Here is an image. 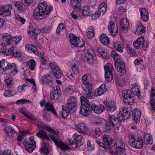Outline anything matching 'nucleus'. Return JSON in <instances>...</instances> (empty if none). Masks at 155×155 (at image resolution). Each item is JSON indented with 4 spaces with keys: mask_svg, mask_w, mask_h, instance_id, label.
<instances>
[{
    "mask_svg": "<svg viewBox=\"0 0 155 155\" xmlns=\"http://www.w3.org/2000/svg\"><path fill=\"white\" fill-rule=\"evenodd\" d=\"M43 140L41 143V147L40 149V151L42 153L47 154L49 153L48 146L47 145L45 142L48 141L51 142V140L55 143L57 147L60 148L63 150H68L69 147L67 145L64 143L59 136H38Z\"/></svg>",
    "mask_w": 155,
    "mask_h": 155,
    "instance_id": "1",
    "label": "nucleus"
},
{
    "mask_svg": "<svg viewBox=\"0 0 155 155\" xmlns=\"http://www.w3.org/2000/svg\"><path fill=\"white\" fill-rule=\"evenodd\" d=\"M53 8L50 5H48L45 3H40L33 11L34 18L40 20L45 18L53 11Z\"/></svg>",
    "mask_w": 155,
    "mask_h": 155,
    "instance_id": "2",
    "label": "nucleus"
},
{
    "mask_svg": "<svg viewBox=\"0 0 155 155\" xmlns=\"http://www.w3.org/2000/svg\"><path fill=\"white\" fill-rule=\"evenodd\" d=\"M77 106V102L76 99L73 97H69L67 100L66 106L63 105L62 109L63 112L61 116L63 118H67L72 110L75 111V108Z\"/></svg>",
    "mask_w": 155,
    "mask_h": 155,
    "instance_id": "3",
    "label": "nucleus"
},
{
    "mask_svg": "<svg viewBox=\"0 0 155 155\" xmlns=\"http://www.w3.org/2000/svg\"><path fill=\"white\" fill-rule=\"evenodd\" d=\"M122 95L123 98L124 103L126 105H132L134 103V93L128 89L123 90L122 92Z\"/></svg>",
    "mask_w": 155,
    "mask_h": 155,
    "instance_id": "4",
    "label": "nucleus"
},
{
    "mask_svg": "<svg viewBox=\"0 0 155 155\" xmlns=\"http://www.w3.org/2000/svg\"><path fill=\"white\" fill-rule=\"evenodd\" d=\"M129 144L133 147L141 149L143 147V141L140 136H130Z\"/></svg>",
    "mask_w": 155,
    "mask_h": 155,
    "instance_id": "5",
    "label": "nucleus"
},
{
    "mask_svg": "<svg viewBox=\"0 0 155 155\" xmlns=\"http://www.w3.org/2000/svg\"><path fill=\"white\" fill-rule=\"evenodd\" d=\"M105 78L108 82H110L113 78L112 72L114 71L113 65L110 63H107L104 66Z\"/></svg>",
    "mask_w": 155,
    "mask_h": 155,
    "instance_id": "6",
    "label": "nucleus"
},
{
    "mask_svg": "<svg viewBox=\"0 0 155 155\" xmlns=\"http://www.w3.org/2000/svg\"><path fill=\"white\" fill-rule=\"evenodd\" d=\"M16 39L14 37H12L9 34L5 33L3 35H0V44L3 47H6L10 45L11 42Z\"/></svg>",
    "mask_w": 155,
    "mask_h": 155,
    "instance_id": "7",
    "label": "nucleus"
},
{
    "mask_svg": "<svg viewBox=\"0 0 155 155\" xmlns=\"http://www.w3.org/2000/svg\"><path fill=\"white\" fill-rule=\"evenodd\" d=\"M36 142L35 141L33 136H31L29 138V142L25 139L23 144L25 146V150L29 152H32L36 147Z\"/></svg>",
    "mask_w": 155,
    "mask_h": 155,
    "instance_id": "8",
    "label": "nucleus"
},
{
    "mask_svg": "<svg viewBox=\"0 0 155 155\" xmlns=\"http://www.w3.org/2000/svg\"><path fill=\"white\" fill-rule=\"evenodd\" d=\"M70 41L71 45L74 47H82L85 45L83 41H81L78 37H77L75 35L70 34L69 35Z\"/></svg>",
    "mask_w": 155,
    "mask_h": 155,
    "instance_id": "9",
    "label": "nucleus"
},
{
    "mask_svg": "<svg viewBox=\"0 0 155 155\" xmlns=\"http://www.w3.org/2000/svg\"><path fill=\"white\" fill-rule=\"evenodd\" d=\"M114 65L117 71L120 73V76L125 74L126 73V68L125 63L121 59H119L115 62Z\"/></svg>",
    "mask_w": 155,
    "mask_h": 155,
    "instance_id": "10",
    "label": "nucleus"
},
{
    "mask_svg": "<svg viewBox=\"0 0 155 155\" xmlns=\"http://www.w3.org/2000/svg\"><path fill=\"white\" fill-rule=\"evenodd\" d=\"M53 91L50 93V97L51 100H57L61 95V91L59 86L57 85L53 88Z\"/></svg>",
    "mask_w": 155,
    "mask_h": 155,
    "instance_id": "11",
    "label": "nucleus"
},
{
    "mask_svg": "<svg viewBox=\"0 0 155 155\" xmlns=\"http://www.w3.org/2000/svg\"><path fill=\"white\" fill-rule=\"evenodd\" d=\"M116 145L115 150L119 151L122 155H127V153L125 151V144L121 139H119L116 141Z\"/></svg>",
    "mask_w": 155,
    "mask_h": 155,
    "instance_id": "12",
    "label": "nucleus"
},
{
    "mask_svg": "<svg viewBox=\"0 0 155 155\" xmlns=\"http://www.w3.org/2000/svg\"><path fill=\"white\" fill-rule=\"evenodd\" d=\"M49 65L55 77L58 78H61L62 76V74L55 63L54 62L51 63Z\"/></svg>",
    "mask_w": 155,
    "mask_h": 155,
    "instance_id": "13",
    "label": "nucleus"
},
{
    "mask_svg": "<svg viewBox=\"0 0 155 155\" xmlns=\"http://www.w3.org/2000/svg\"><path fill=\"white\" fill-rule=\"evenodd\" d=\"M74 127L80 134L86 135L88 134V128L84 123H80L78 125L75 124Z\"/></svg>",
    "mask_w": 155,
    "mask_h": 155,
    "instance_id": "14",
    "label": "nucleus"
},
{
    "mask_svg": "<svg viewBox=\"0 0 155 155\" xmlns=\"http://www.w3.org/2000/svg\"><path fill=\"white\" fill-rule=\"evenodd\" d=\"M40 31L41 30L35 24L30 25L27 29L28 33L32 37V38H35L36 36V31Z\"/></svg>",
    "mask_w": 155,
    "mask_h": 155,
    "instance_id": "15",
    "label": "nucleus"
},
{
    "mask_svg": "<svg viewBox=\"0 0 155 155\" xmlns=\"http://www.w3.org/2000/svg\"><path fill=\"white\" fill-rule=\"evenodd\" d=\"M109 121L112 126L116 130H118L119 128L120 122L118 121V120L114 115L109 114Z\"/></svg>",
    "mask_w": 155,
    "mask_h": 155,
    "instance_id": "16",
    "label": "nucleus"
},
{
    "mask_svg": "<svg viewBox=\"0 0 155 155\" xmlns=\"http://www.w3.org/2000/svg\"><path fill=\"white\" fill-rule=\"evenodd\" d=\"M7 70L10 71V74L11 76L15 75L18 72L15 63H9L7 64L5 68V72Z\"/></svg>",
    "mask_w": 155,
    "mask_h": 155,
    "instance_id": "17",
    "label": "nucleus"
},
{
    "mask_svg": "<svg viewBox=\"0 0 155 155\" xmlns=\"http://www.w3.org/2000/svg\"><path fill=\"white\" fill-rule=\"evenodd\" d=\"M91 111V106L88 103L81 105L80 112L83 115L88 116L90 114Z\"/></svg>",
    "mask_w": 155,
    "mask_h": 155,
    "instance_id": "18",
    "label": "nucleus"
},
{
    "mask_svg": "<svg viewBox=\"0 0 155 155\" xmlns=\"http://www.w3.org/2000/svg\"><path fill=\"white\" fill-rule=\"evenodd\" d=\"M141 114V111L137 108L133 110L132 117L135 123L137 124L140 123Z\"/></svg>",
    "mask_w": 155,
    "mask_h": 155,
    "instance_id": "19",
    "label": "nucleus"
},
{
    "mask_svg": "<svg viewBox=\"0 0 155 155\" xmlns=\"http://www.w3.org/2000/svg\"><path fill=\"white\" fill-rule=\"evenodd\" d=\"M108 29L112 36H115L117 35L118 29L117 25L114 22L110 21L108 25Z\"/></svg>",
    "mask_w": 155,
    "mask_h": 155,
    "instance_id": "20",
    "label": "nucleus"
},
{
    "mask_svg": "<svg viewBox=\"0 0 155 155\" xmlns=\"http://www.w3.org/2000/svg\"><path fill=\"white\" fill-rule=\"evenodd\" d=\"M91 107L94 112L97 114L102 113L105 109L104 106L102 104L96 105L94 104H92Z\"/></svg>",
    "mask_w": 155,
    "mask_h": 155,
    "instance_id": "21",
    "label": "nucleus"
},
{
    "mask_svg": "<svg viewBox=\"0 0 155 155\" xmlns=\"http://www.w3.org/2000/svg\"><path fill=\"white\" fill-rule=\"evenodd\" d=\"M92 91V85H90L86 87V88H84L83 93L87 99H92L94 96Z\"/></svg>",
    "mask_w": 155,
    "mask_h": 155,
    "instance_id": "22",
    "label": "nucleus"
},
{
    "mask_svg": "<svg viewBox=\"0 0 155 155\" xmlns=\"http://www.w3.org/2000/svg\"><path fill=\"white\" fill-rule=\"evenodd\" d=\"M37 126L39 129L45 128L47 131L53 135H57L59 134L57 130H54L49 126L46 127V126L41 123H39Z\"/></svg>",
    "mask_w": 155,
    "mask_h": 155,
    "instance_id": "23",
    "label": "nucleus"
},
{
    "mask_svg": "<svg viewBox=\"0 0 155 155\" xmlns=\"http://www.w3.org/2000/svg\"><path fill=\"white\" fill-rule=\"evenodd\" d=\"M132 111L131 107H122L120 110V113L124 115L126 118H129L130 116V112Z\"/></svg>",
    "mask_w": 155,
    "mask_h": 155,
    "instance_id": "24",
    "label": "nucleus"
},
{
    "mask_svg": "<svg viewBox=\"0 0 155 155\" xmlns=\"http://www.w3.org/2000/svg\"><path fill=\"white\" fill-rule=\"evenodd\" d=\"M81 0H71L70 4L72 7L77 12L81 10Z\"/></svg>",
    "mask_w": 155,
    "mask_h": 155,
    "instance_id": "25",
    "label": "nucleus"
},
{
    "mask_svg": "<svg viewBox=\"0 0 155 155\" xmlns=\"http://www.w3.org/2000/svg\"><path fill=\"white\" fill-rule=\"evenodd\" d=\"M115 81L120 87H123L126 85V81L124 78L121 76H117L115 78Z\"/></svg>",
    "mask_w": 155,
    "mask_h": 155,
    "instance_id": "26",
    "label": "nucleus"
},
{
    "mask_svg": "<svg viewBox=\"0 0 155 155\" xmlns=\"http://www.w3.org/2000/svg\"><path fill=\"white\" fill-rule=\"evenodd\" d=\"M74 137H75L74 138V142L72 145V147L74 149L80 147L83 144L82 136Z\"/></svg>",
    "mask_w": 155,
    "mask_h": 155,
    "instance_id": "27",
    "label": "nucleus"
},
{
    "mask_svg": "<svg viewBox=\"0 0 155 155\" xmlns=\"http://www.w3.org/2000/svg\"><path fill=\"white\" fill-rule=\"evenodd\" d=\"M98 54H100L103 58L109 59L110 58L109 54L104 49L101 47H98L96 50Z\"/></svg>",
    "mask_w": 155,
    "mask_h": 155,
    "instance_id": "28",
    "label": "nucleus"
},
{
    "mask_svg": "<svg viewBox=\"0 0 155 155\" xmlns=\"http://www.w3.org/2000/svg\"><path fill=\"white\" fill-rule=\"evenodd\" d=\"M140 15L142 19L144 21L146 22L149 19V13L145 8H141L140 9Z\"/></svg>",
    "mask_w": 155,
    "mask_h": 155,
    "instance_id": "29",
    "label": "nucleus"
},
{
    "mask_svg": "<svg viewBox=\"0 0 155 155\" xmlns=\"http://www.w3.org/2000/svg\"><path fill=\"white\" fill-rule=\"evenodd\" d=\"M105 91H106V85L104 84L96 90L94 93V95L96 97L100 96L104 94Z\"/></svg>",
    "mask_w": 155,
    "mask_h": 155,
    "instance_id": "30",
    "label": "nucleus"
},
{
    "mask_svg": "<svg viewBox=\"0 0 155 155\" xmlns=\"http://www.w3.org/2000/svg\"><path fill=\"white\" fill-rule=\"evenodd\" d=\"M144 43V38L143 37H140L138 38L135 41L133 42L134 46L138 49L142 48Z\"/></svg>",
    "mask_w": 155,
    "mask_h": 155,
    "instance_id": "31",
    "label": "nucleus"
},
{
    "mask_svg": "<svg viewBox=\"0 0 155 155\" xmlns=\"http://www.w3.org/2000/svg\"><path fill=\"white\" fill-rule=\"evenodd\" d=\"M120 27L122 28L123 31L127 30L129 27V25L127 18H125L121 20Z\"/></svg>",
    "mask_w": 155,
    "mask_h": 155,
    "instance_id": "32",
    "label": "nucleus"
},
{
    "mask_svg": "<svg viewBox=\"0 0 155 155\" xmlns=\"http://www.w3.org/2000/svg\"><path fill=\"white\" fill-rule=\"evenodd\" d=\"M151 96L152 98L150 100L151 109L155 112V90L154 87H153L152 88Z\"/></svg>",
    "mask_w": 155,
    "mask_h": 155,
    "instance_id": "33",
    "label": "nucleus"
},
{
    "mask_svg": "<svg viewBox=\"0 0 155 155\" xmlns=\"http://www.w3.org/2000/svg\"><path fill=\"white\" fill-rule=\"evenodd\" d=\"M100 40L101 42L105 45H108L110 41V39L106 35L104 34H102L100 35Z\"/></svg>",
    "mask_w": 155,
    "mask_h": 155,
    "instance_id": "34",
    "label": "nucleus"
},
{
    "mask_svg": "<svg viewBox=\"0 0 155 155\" xmlns=\"http://www.w3.org/2000/svg\"><path fill=\"white\" fill-rule=\"evenodd\" d=\"M51 77L48 74L43 76L40 79V81L43 84H48L51 82Z\"/></svg>",
    "mask_w": 155,
    "mask_h": 155,
    "instance_id": "35",
    "label": "nucleus"
},
{
    "mask_svg": "<svg viewBox=\"0 0 155 155\" xmlns=\"http://www.w3.org/2000/svg\"><path fill=\"white\" fill-rule=\"evenodd\" d=\"M25 48L28 50L30 53H34L35 55H38L39 54V51H38L36 47L32 45H27Z\"/></svg>",
    "mask_w": 155,
    "mask_h": 155,
    "instance_id": "36",
    "label": "nucleus"
},
{
    "mask_svg": "<svg viewBox=\"0 0 155 155\" xmlns=\"http://www.w3.org/2000/svg\"><path fill=\"white\" fill-rule=\"evenodd\" d=\"M106 108L108 111L113 112L116 110L117 107L115 103L112 102L107 104Z\"/></svg>",
    "mask_w": 155,
    "mask_h": 155,
    "instance_id": "37",
    "label": "nucleus"
},
{
    "mask_svg": "<svg viewBox=\"0 0 155 155\" xmlns=\"http://www.w3.org/2000/svg\"><path fill=\"white\" fill-rule=\"evenodd\" d=\"M113 47L117 51L120 52L123 51V46L119 41H114L113 43Z\"/></svg>",
    "mask_w": 155,
    "mask_h": 155,
    "instance_id": "38",
    "label": "nucleus"
},
{
    "mask_svg": "<svg viewBox=\"0 0 155 155\" xmlns=\"http://www.w3.org/2000/svg\"><path fill=\"white\" fill-rule=\"evenodd\" d=\"M46 108V110L47 111H51L55 115H56L57 114L53 107V105L51 104L50 103L48 102L45 105Z\"/></svg>",
    "mask_w": 155,
    "mask_h": 155,
    "instance_id": "39",
    "label": "nucleus"
},
{
    "mask_svg": "<svg viewBox=\"0 0 155 155\" xmlns=\"http://www.w3.org/2000/svg\"><path fill=\"white\" fill-rule=\"evenodd\" d=\"M145 31V28L141 24H139L137 26L135 33L136 35L142 34Z\"/></svg>",
    "mask_w": 155,
    "mask_h": 155,
    "instance_id": "40",
    "label": "nucleus"
},
{
    "mask_svg": "<svg viewBox=\"0 0 155 155\" xmlns=\"http://www.w3.org/2000/svg\"><path fill=\"white\" fill-rule=\"evenodd\" d=\"M107 8L106 4L104 3H102L99 5L97 12L101 14H102L104 15L107 10Z\"/></svg>",
    "mask_w": 155,
    "mask_h": 155,
    "instance_id": "41",
    "label": "nucleus"
},
{
    "mask_svg": "<svg viewBox=\"0 0 155 155\" xmlns=\"http://www.w3.org/2000/svg\"><path fill=\"white\" fill-rule=\"evenodd\" d=\"M27 66L28 68L31 71H34L35 70L36 65L34 59L31 60L27 62Z\"/></svg>",
    "mask_w": 155,
    "mask_h": 155,
    "instance_id": "42",
    "label": "nucleus"
},
{
    "mask_svg": "<svg viewBox=\"0 0 155 155\" xmlns=\"http://www.w3.org/2000/svg\"><path fill=\"white\" fill-rule=\"evenodd\" d=\"M4 130L7 134L9 135H14L16 132L15 131L11 126H6L4 128Z\"/></svg>",
    "mask_w": 155,
    "mask_h": 155,
    "instance_id": "43",
    "label": "nucleus"
},
{
    "mask_svg": "<svg viewBox=\"0 0 155 155\" xmlns=\"http://www.w3.org/2000/svg\"><path fill=\"white\" fill-rule=\"evenodd\" d=\"M82 13L84 16H86L91 15V12L90 8L88 6H84L82 9Z\"/></svg>",
    "mask_w": 155,
    "mask_h": 155,
    "instance_id": "44",
    "label": "nucleus"
},
{
    "mask_svg": "<svg viewBox=\"0 0 155 155\" xmlns=\"http://www.w3.org/2000/svg\"><path fill=\"white\" fill-rule=\"evenodd\" d=\"M102 139L103 141L108 145H110L114 141L113 139L110 136H103Z\"/></svg>",
    "mask_w": 155,
    "mask_h": 155,
    "instance_id": "45",
    "label": "nucleus"
},
{
    "mask_svg": "<svg viewBox=\"0 0 155 155\" xmlns=\"http://www.w3.org/2000/svg\"><path fill=\"white\" fill-rule=\"evenodd\" d=\"M4 12V14L6 13L8 16L11 14L10 12L12 10V7L11 5H7L3 6Z\"/></svg>",
    "mask_w": 155,
    "mask_h": 155,
    "instance_id": "46",
    "label": "nucleus"
},
{
    "mask_svg": "<svg viewBox=\"0 0 155 155\" xmlns=\"http://www.w3.org/2000/svg\"><path fill=\"white\" fill-rule=\"evenodd\" d=\"M111 58L114 59L115 62L117 60L120 59V55L115 51H113L111 52Z\"/></svg>",
    "mask_w": 155,
    "mask_h": 155,
    "instance_id": "47",
    "label": "nucleus"
},
{
    "mask_svg": "<svg viewBox=\"0 0 155 155\" xmlns=\"http://www.w3.org/2000/svg\"><path fill=\"white\" fill-rule=\"evenodd\" d=\"M82 83L85 85L86 87L92 85L91 84L88 82V76L87 75L84 74L83 75L82 77Z\"/></svg>",
    "mask_w": 155,
    "mask_h": 155,
    "instance_id": "48",
    "label": "nucleus"
},
{
    "mask_svg": "<svg viewBox=\"0 0 155 155\" xmlns=\"http://www.w3.org/2000/svg\"><path fill=\"white\" fill-rule=\"evenodd\" d=\"M144 141L146 144H152L153 140L152 136H144Z\"/></svg>",
    "mask_w": 155,
    "mask_h": 155,
    "instance_id": "49",
    "label": "nucleus"
},
{
    "mask_svg": "<svg viewBox=\"0 0 155 155\" xmlns=\"http://www.w3.org/2000/svg\"><path fill=\"white\" fill-rule=\"evenodd\" d=\"M14 5L19 10L21 11L23 10V4L20 2H14Z\"/></svg>",
    "mask_w": 155,
    "mask_h": 155,
    "instance_id": "50",
    "label": "nucleus"
},
{
    "mask_svg": "<svg viewBox=\"0 0 155 155\" xmlns=\"http://www.w3.org/2000/svg\"><path fill=\"white\" fill-rule=\"evenodd\" d=\"M124 115L120 113H119L117 114V119L118 120V121L120 123V122H124L126 119H127L129 118H126L124 117Z\"/></svg>",
    "mask_w": 155,
    "mask_h": 155,
    "instance_id": "51",
    "label": "nucleus"
},
{
    "mask_svg": "<svg viewBox=\"0 0 155 155\" xmlns=\"http://www.w3.org/2000/svg\"><path fill=\"white\" fill-rule=\"evenodd\" d=\"M112 124L109 122H107L105 125L104 130L105 132L109 133L111 129Z\"/></svg>",
    "mask_w": 155,
    "mask_h": 155,
    "instance_id": "52",
    "label": "nucleus"
},
{
    "mask_svg": "<svg viewBox=\"0 0 155 155\" xmlns=\"http://www.w3.org/2000/svg\"><path fill=\"white\" fill-rule=\"evenodd\" d=\"M65 28L64 26L63 23L60 24L57 27L56 29V33L57 34H59L60 32Z\"/></svg>",
    "mask_w": 155,
    "mask_h": 155,
    "instance_id": "53",
    "label": "nucleus"
},
{
    "mask_svg": "<svg viewBox=\"0 0 155 155\" xmlns=\"http://www.w3.org/2000/svg\"><path fill=\"white\" fill-rule=\"evenodd\" d=\"M28 103H31L30 100L23 99L18 100L16 102V104H26Z\"/></svg>",
    "mask_w": 155,
    "mask_h": 155,
    "instance_id": "54",
    "label": "nucleus"
},
{
    "mask_svg": "<svg viewBox=\"0 0 155 155\" xmlns=\"http://www.w3.org/2000/svg\"><path fill=\"white\" fill-rule=\"evenodd\" d=\"M51 30V27L50 25H46L42 28V31L45 33H49Z\"/></svg>",
    "mask_w": 155,
    "mask_h": 155,
    "instance_id": "55",
    "label": "nucleus"
},
{
    "mask_svg": "<svg viewBox=\"0 0 155 155\" xmlns=\"http://www.w3.org/2000/svg\"><path fill=\"white\" fill-rule=\"evenodd\" d=\"M87 148L88 150L91 151L94 150V144H91L89 141L87 142Z\"/></svg>",
    "mask_w": 155,
    "mask_h": 155,
    "instance_id": "56",
    "label": "nucleus"
},
{
    "mask_svg": "<svg viewBox=\"0 0 155 155\" xmlns=\"http://www.w3.org/2000/svg\"><path fill=\"white\" fill-rule=\"evenodd\" d=\"M43 117L44 120H46L47 122H50L51 120V116L46 112L44 114Z\"/></svg>",
    "mask_w": 155,
    "mask_h": 155,
    "instance_id": "57",
    "label": "nucleus"
},
{
    "mask_svg": "<svg viewBox=\"0 0 155 155\" xmlns=\"http://www.w3.org/2000/svg\"><path fill=\"white\" fill-rule=\"evenodd\" d=\"M127 49L131 55L134 56L136 55V52L134 49L129 47H127Z\"/></svg>",
    "mask_w": 155,
    "mask_h": 155,
    "instance_id": "58",
    "label": "nucleus"
},
{
    "mask_svg": "<svg viewBox=\"0 0 155 155\" xmlns=\"http://www.w3.org/2000/svg\"><path fill=\"white\" fill-rule=\"evenodd\" d=\"M16 18L17 20L21 22L22 24H24L25 22V19L24 18L20 17L19 15L16 16Z\"/></svg>",
    "mask_w": 155,
    "mask_h": 155,
    "instance_id": "59",
    "label": "nucleus"
},
{
    "mask_svg": "<svg viewBox=\"0 0 155 155\" xmlns=\"http://www.w3.org/2000/svg\"><path fill=\"white\" fill-rule=\"evenodd\" d=\"M131 86L132 88H131V91L133 93H134V92H135L137 91V90H138V89L139 88L137 86V84L136 83L132 84L131 85Z\"/></svg>",
    "mask_w": 155,
    "mask_h": 155,
    "instance_id": "60",
    "label": "nucleus"
},
{
    "mask_svg": "<svg viewBox=\"0 0 155 155\" xmlns=\"http://www.w3.org/2000/svg\"><path fill=\"white\" fill-rule=\"evenodd\" d=\"M87 38H91L94 36V31H87Z\"/></svg>",
    "mask_w": 155,
    "mask_h": 155,
    "instance_id": "61",
    "label": "nucleus"
},
{
    "mask_svg": "<svg viewBox=\"0 0 155 155\" xmlns=\"http://www.w3.org/2000/svg\"><path fill=\"white\" fill-rule=\"evenodd\" d=\"M1 155H13V153H12L10 150L7 149L5 150L2 153Z\"/></svg>",
    "mask_w": 155,
    "mask_h": 155,
    "instance_id": "62",
    "label": "nucleus"
},
{
    "mask_svg": "<svg viewBox=\"0 0 155 155\" xmlns=\"http://www.w3.org/2000/svg\"><path fill=\"white\" fill-rule=\"evenodd\" d=\"M33 0H24L23 4L25 6H28L30 5L33 2Z\"/></svg>",
    "mask_w": 155,
    "mask_h": 155,
    "instance_id": "63",
    "label": "nucleus"
},
{
    "mask_svg": "<svg viewBox=\"0 0 155 155\" xmlns=\"http://www.w3.org/2000/svg\"><path fill=\"white\" fill-rule=\"evenodd\" d=\"M80 99L81 101V105H83L84 104L88 103H87V100L86 97L85 98L83 96H81V97Z\"/></svg>",
    "mask_w": 155,
    "mask_h": 155,
    "instance_id": "64",
    "label": "nucleus"
}]
</instances>
